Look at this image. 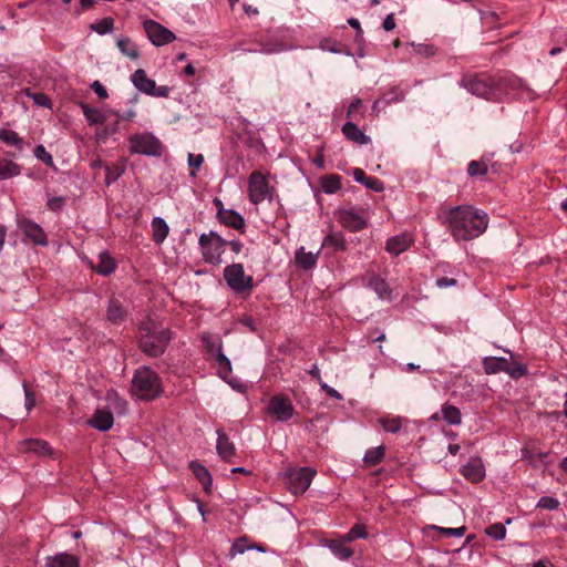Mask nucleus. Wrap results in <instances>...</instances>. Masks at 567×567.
Instances as JSON below:
<instances>
[{
  "label": "nucleus",
  "instance_id": "1",
  "mask_svg": "<svg viewBox=\"0 0 567 567\" xmlns=\"http://www.w3.org/2000/svg\"><path fill=\"white\" fill-rule=\"evenodd\" d=\"M446 224L455 240L468 241L486 230L488 216L470 205L455 206L447 210Z\"/></svg>",
  "mask_w": 567,
  "mask_h": 567
},
{
  "label": "nucleus",
  "instance_id": "2",
  "mask_svg": "<svg viewBox=\"0 0 567 567\" xmlns=\"http://www.w3.org/2000/svg\"><path fill=\"white\" fill-rule=\"evenodd\" d=\"M462 83L470 93L486 100H497L501 95V91L522 100H533L535 97L534 91L520 79L515 76L501 79L497 87H495L494 82L486 76L466 78Z\"/></svg>",
  "mask_w": 567,
  "mask_h": 567
},
{
  "label": "nucleus",
  "instance_id": "3",
  "mask_svg": "<svg viewBox=\"0 0 567 567\" xmlns=\"http://www.w3.org/2000/svg\"><path fill=\"white\" fill-rule=\"evenodd\" d=\"M140 331V347L144 353L151 357H158L164 353L171 340L168 329L147 319L141 323Z\"/></svg>",
  "mask_w": 567,
  "mask_h": 567
},
{
  "label": "nucleus",
  "instance_id": "4",
  "mask_svg": "<svg viewBox=\"0 0 567 567\" xmlns=\"http://www.w3.org/2000/svg\"><path fill=\"white\" fill-rule=\"evenodd\" d=\"M163 391L162 382L155 371L147 367L137 369L132 380V393L140 400L151 401Z\"/></svg>",
  "mask_w": 567,
  "mask_h": 567
},
{
  "label": "nucleus",
  "instance_id": "5",
  "mask_svg": "<svg viewBox=\"0 0 567 567\" xmlns=\"http://www.w3.org/2000/svg\"><path fill=\"white\" fill-rule=\"evenodd\" d=\"M202 256L205 262L217 266L223 262L221 255L227 246V240L221 238L216 231L210 230L199 236Z\"/></svg>",
  "mask_w": 567,
  "mask_h": 567
},
{
  "label": "nucleus",
  "instance_id": "6",
  "mask_svg": "<svg viewBox=\"0 0 567 567\" xmlns=\"http://www.w3.org/2000/svg\"><path fill=\"white\" fill-rule=\"evenodd\" d=\"M130 151L134 154L159 157L163 153L161 141L152 133H140L128 137Z\"/></svg>",
  "mask_w": 567,
  "mask_h": 567
},
{
  "label": "nucleus",
  "instance_id": "7",
  "mask_svg": "<svg viewBox=\"0 0 567 567\" xmlns=\"http://www.w3.org/2000/svg\"><path fill=\"white\" fill-rule=\"evenodd\" d=\"M224 278L228 287L237 293L250 291L254 280L251 276L245 275L241 264H233L224 269Z\"/></svg>",
  "mask_w": 567,
  "mask_h": 567
},
{
  "label": "nucleus",
  "instance_id": "8",
  "mask_svg": "<svg viewBox=\"0 0 567 567\" xmlns=\"http://www.w3.org/2000/svg\"><path fill=\"white\" fill-rule=\"evenodd\" d=\"M133 85L142 93L156 97H167L171 92V87L166 85L157 86L155 81L150 79L143 69L136 70L131 75Z\"/></svg>",
  "mask_w": 567,
  "mask_h": 567
},
{
  "label": "nucleus",
  "instance_id": "9",
  "mask_svg": "<svg viewBox=\"0 0 567 567\" xmlns=\"http://www.w3.org/2000/svg\"><path fill=\"white\" fill-rule=\"evenodd\" d=\"M316 471L311 467L291 468L287 472L288 489L295 494H303L310 486Z\"/></svg>",
  "mask_w": 567,
  "mask_h": 567
},
{
  "label": "nucleus",
  "instance_id": "10",
  "mask_svg": "<svg viewBox=\"0 0 567 567\" xmlns=\"http://www.w3.org/2000/svg\"><path fill=\"white\" fill-rule=\"evenodd\" d=\"M248 196L255 205L265 199H270L271 194L265 175L260 172H252L248 179Z\"/></svg>",
  "mask_w": 567,
  "mask_h": 567
},
{
  "label": "nucleus",
  "instance_id": "11",
  "mask_svg": "<svg viewBox=\"0 0 567 567\" xmlns=\"http://www.w3.org/2000/svg\"><path fill=\"white\" fill-rule=\"evenodd\" d=\"M143 27L147 38L156 47L168 44L176 39L171 30L152 19L145 20Z\"/></svg>",
  "mask_w": 567,
  "mask_h": 567
},
{
  "label": "nucleus",
  "instance_id": "12",
  "mask_svg": "<svg viewBox=\"0 0 567 567\" xmlns=\"http://www.w3.org/2000/svg\"><path fill=\"white\" fill-rule=\"evenodd\" d=\"M267 411L280 422L289 420L293 414V405L285 395H275L269 401Z\"/></svg>",
  "mask_w": 567,
  "mask_h": 567
},
{
  "label": "nucleus",
  "instance_id": "13",
  "mask_svg": "<svg viewBox=\"0 0 567 567\" xmlns=\"http://www.w3.org/2000/svg\"><path fill=\"white\" fill-rule=\"evenodd\" d=\"M338 221L342 227L355 233L368 226V216L364 212L360 214L352 209H344L339 212Z\"/></svg>",
  "mask_w": 567,
  "mask_h": 567
},
{
  "label": "nucleus",
  "instance_id": "14",
  "mask_svg": "<svg viewBox=\"0 0 567 567\" xmlns=\"http://www.w3.org/2000/svg\"><path fill=\"white\" fill-rule=\"evenodd\" d=\"M461 473L470 482L478 483L485 477V467L480 457H473L462 466Z\"/></svg>",
  "mask_w": 567,
  "mask_h": 567
},
{
  "label": "nucleus",
  "instance_id": "15",
  "mask_svg": "<svg viewBox=\"0 0 567 567\" xmlns=\"http://www.w3.org/2000/svg\"><path fill=\"white\" fill-rule=\"evenodd\" d=\"M412 244L413 237L408 233H403L389 238L385 245V250L391 255L398 256L408 250Z\"/></svg>",
  "mask_w": 567,
  "mask_h": 567
},
{
  "label": "nucleus",
  "instance_id": "16",
  "mask_svg": "<svg viewBox=\"0 0 567 567\" xmlns=\"http://www.w3.org/2000/svg\"><path fill=\"white\" fill-rule=\"evenodd\" d=\"M127 311L123 303L115 297L109 300L106 307V319L113 324H121L126 320Z\"/></svg>",
  "mask_w": 567,
  "mask_h": 567
},
{
  "label": "nucleus",
  "instance_id": "17",
  "mask_svg": "<svg viewBox=\"0 0 567 567\" xmlns=\"http://www.w3.org/2000/svg\"><path fill=\"white\" fill-rule=\"evenodd\" d=\"M113 423V414L107 409H97L89 420V424L92 427L102 432L109 431Z\"/></svg>",
  "mask_w": 567,
  "mask_h": 567
},
{
  "label": "nucleus",
  "instance_id": "18",
  "mask_svg": "<svg viewBox=\"0 0 567 567\" xmlns=\"http://www.w3.org/2000/svg\"><path fill=\"white\" fill-rule=\"evenodd\" d=\"M20 229L24 235L30 238L34 244L47 246L48 240L43 229L31 220H22L20 223Z\"/></svg>",
  "mask_w": 567,
  "mask_h": 567
},
{
  "label": "nucleus",
  "instance_id": "19",
  "mask_svg": "<svg viewBox=\"0 0 567 567\" xmlns=\"http://www.w3.org/2000/svg\"><path fill=\"white\" fill-rule=\"evenodd\" d=\"M216 450L218 455L226 462H230L231 457L236 454L235 445L221 430H217Z\"/></svg>",
  "mask_w": 567,
  "mask_h": 567
},
{
  "label": "nucleus",
  "instance_id": "20",
  "mask_svg": "<svg viewBox=\"0 0 567 567\" xmlns=\"http://www.w3.org/2000/svg\"><path fill=\"white\" fill-rule=\"evenodd\" d=\"M217 216L223 224L234 229L241 230L245 227L243 216L233 209L220 208Z\"/></svg>",
  "mask_w": 567,
  "mask_h": 567
},
{
  "label": "nucleus",
  "instance_id": "21",
  "mask_svg": "<svg viewBox=\"0 0 567 567\" xmlns=\"http://www.w3.org/2000/svg\"><path fill=\"white\" fill-rule=\"evenodd\" d=\"M44 567H80V560L72 554L60 553L48 557Z\"/></svg>",
  "mask_w": 567,
  "mask_h": 567
},
{
  "label": "nucleus",
  "instance_id": "22",
  "mask_svg": "<svg viewBox=\"0 0 567 567\" xmlns=\"http://www.w3.org/2000/svg\"><path fill=\"white\" fill-rule=\"evenodd\" d=\"M342 133L348 140L360 145H367L371 141V138L365 135L353 122L344 123L342 126Z\"/></svg>",
  "mask_w": 567,
  "mask_h": 567
},
{
  "label": "nucleus",
  "instance_id": "23",
  "mask_svg": "<svg viewBox=\"0 0 567 567\" xmlns=\"http://www.w3.org/2000/svg\"><path fill=\"white\" fill-rule=\"evenodd\" d=\"M344 543L346 542H342L341 538L338 540L332 539L327 542V547L339 560H349L353 555L352 549L344 546Z\"/></svg>",
  "mask_w": 567,
  "mask_h": 567
},
{
  "label": "nucleus",
  "instance_id": "24",
  "mask_svg": "<svg viewBox=\"0 0 567 567\" xmlns=\"http://www.w3.org/2000/svg\"><path fill=\"white\" fill-rule=\"evenodd\" d=\"M190 468H192V472L195 475V477L203 485L204 489L206 492H210L213 480H212V475L208 472V470L204 465H202L197 462H192Z\"/></svg>",
  "mask_w": 567,
  "mask_h": 567
},
{
  "label": "nucleus",
  "instance_id": "25",
  "mask_svg": "<svg viewBox=\"0 0 567 567\" xmlns=\"http://www.w3.org/2000/svg\"><path fill=\"white\" fill-rule=\"evenodd\" d=\"M153 240L156 244H162L166 239L169 227L162 217H154L152 220Z\"/></svg>",
  "mask_w": 567,
  "mask_h": 567
},
{
  "label": "nucleus",
  "instance_id": "26",
  "mask_svg": "<svg viewBox=\"0 0 567 567\" xmlns=\"http://www.w3.org/2000/svg\"><path fill=\"white\" fill-rule=\"evenodd\" d=\"M318 260V252L313 254L311 251H306L303 247L297 250L296 252V264L305 269L309 270L316 266Z\"/></svg>",
  "mask_w": 567,
  "mask_h": 567
},
{
  "label": "nucleus",
  "instance_id": "27",
  "mask_svg": "<svg viewBox=\"0 0 567 567\" xmlns=\"http://www.w3.org/2000/svg\"><path fill=\"white\" fill-rule=\"evenodd\" d=\"M116 45L123 55L132 60H137L140 58L138 49L130 38H118Z\"/></svg>",
  "mask_w": 567,
  "mask_h": 567
},
{
  "label": "nucleus",
  "instance_id": "28",
  "mask_svg": "<svg viewBox=\"0 0 567 567\" xmlns=\"http://www.w3.org/2000/svg\"><path fill=\"white\" fill-rule=\"evenodd\" d=\"M114 259L107 255L106 252H101L99 255V264L94 267L97 274L102 276H107L115 270Z\"/></svg>",
  "mask_w": 567,
  "mask_h": 567
},
{
  "label": "nucleus",
  "instance_id": "29",
  "mask_svg": "<svg viewBox=\"0 0 567 567\" xmlns=\"http://www.w3.org/2000/svg\"><path fill=\"white\" fill-rule=\"evenodd\" d=\"M369 287L373 289V291L381 298V299H390L391 290L389 288V285L383 280L382 278L378 276H372L369 279Z\"/></svg>",
  "mask_w": 567,
  "mask_h": 567
},
{
  "label": "nucleus",
  "instance_id": "30",
  "mask_svg": "<svg viewBox=\"0 0 567 567\" xmlns=\"http://www.w3.org/2000/svg\"><path fill=\"white\" fill-rule=\"evenodd\" d=\"M23 450L45 455L50 452V446L45 441L39 439H29L22 442Z\"/></svg>",
  "mask_w": 567,
  "mask_h": 567
},
{
  "label": "nucleus",
  "instance_id": "31",
  "mask_svg": "<svg viewBox=\"0 0 567 567\" xmlns=\"http://www.w3.org/2000/svg\"><path fill=\"white\" fill-rule=\"evenodd\" d=\"M483 367L487 374H494L507 370V360L503 358H485Z\"/></svg>",
  "mask_w": 567,
  "mask_h": 567
},
{
  "label": "nucleus",
  "instance_id": "32",
  "mask_svg": "<svg viewBox=\"0 0 567 567\" xmlns=\"http://www.w3.org/2000/svg\"><path fill=\"white\" fill-rule=\"evenodd\" d=\"M443 419L451 425H458L462 422V414L458 408L444 404L442 406Z\"/></svg>",
  "mask_w": 567,
  "mask_h": 567
},
{
  "label": "nucleus",
  "instance_id": "33",
  "mask_svg": "<svg viewBox=\"0 0 567 567\" xmlns=\"http://www.w3.org/2000/svg\"><path fill=\"white\" fill-rule=\"evenodd\" d=\"M21 169L16 163L0 158V179H7L13 176H18Z\"/></svg>",
  "mask_w": 567,
  "mask_h": 567
},
{
  "label": "nucleus",
  "instance_id": "34",
  "mask_svg": "<svg viewBox=\"0 0 567 567\" xmlns=\"http://www.w3.org/2000/svg\"><path fill=\"white\" fill-rule=\"evenodd\" d=\"M80 107L82 109L85 118L91 124H102L105 121V116L100 110L92 109L85 103H81Z\"/></svg>",
  "mask_w": 567,
  "mask_h": 567
},
{
  "label": "nucleus",
  "instance_id": "35",
  "mask_svg": "<svg viewBox=\"0 0 567 567\" xmlns=\"http://www.w3.org/2000/svg\"><path fill=\"white\" fill-rule=\"evenodd\" d=\"M384 456V446L380 445L377 447H372L368 450L364 454L363 461L368 465H377L379 464Z\"/></svg>",
  "mask_w": 567,
  "mask_h": 567
},
{
  "label": "nucleus",
  "instance_id": "36",
  "mask_svg": "<svg viewBox=\"0 0 567 567\" xmlns=\"http://www.w3.org/2000/svg\"><path fill=\"white\" fill-rule=\"evenodd\" d=\"M323 245L324 246H331L336 250H346V248H347V241L344 239V236L342 234H340V233H331V234H329L324 238Z\"/></svg>",
  "mask_w": 567,
  "mask_h": 567
},
{
  "label": "nucleus",
  "instance_id": "37",
  "mask_svg": "<svg viewBox=\"0 0 567 567\" xmlns=\"http://www.w3.org/2000/svg\"><path fill=\"white\" fill-rule=\"evenodd\" d=\"M202 342L204 348L210 355H215L218 351L221 350L220 341L210 336L209 333H204L202 336Z\"/></svg>",
  "mask_w": 567,
  "mask_h": 567
},
{
  "label": "nucleus",
  "instance_id": "38",
  "mask_svg": "<svg viewBox=\"0 0 567 567\" xmlns=\"http://www.w3.org/2000/svg\"><path fill=\"white\" fill-rule=\"evenodd\" d=\"M0 140L8 145L16 146L18 148L22 147V140L13 131L0 130Z\"/></svg>",
  "mask_w": 567,
  "mask_h": 567
},
{
  "label": "nucleus",
  "instance_id": "39",
  "mask_svg": "<svg viewBox=\"0 0 567 567\" xmlns=\"http://www.w3.org/2000/svg\"><path fill=\"white\" fill-rule=\"evenodd\" d=\"M368 534L363 525H354L341 539L342 542L350 543L358 538H367Z\"/></svg>",
  "mask_w": 567,
  "mask_h": 567
},
{
  "label": "nucleus",
  "instance_id": "40",
  "mask_svg": "<svg viewBox=\"0 0 567 567\" xmlns=\"http://www.w3.org/2000/svg\"><path fill=\"white\" fill-rule=\"evenodd\" d=\"M341 187L340 177L337 175H331L326 177L322 181L323 192L327 194H333L339 190Z\"/></svg>",
  "mask_w": 567,
  "mask_h": 567
},
{
  "label": "nucleus",
  "instance_id": "41",
  "mask_svg": "<svg viewBox=\"0 0 567 567\" xmlns=\"http://www.w3.org/2000/svg\"><path fill=\"white\" fill-rule=\"evenodd\" d=\"M380 423H381L383 430L386 432H390V433H396L402 427V419L399 416L392 417V419H388V417L381 419Z\"/></svg>",
  "mask_w": 567,
  "mask_h": 567
},
{
  "label": "nucleus",
  "instance_id": "42",
  "mask_svg": "<svg viewBox=\"0 0 567 567\" xmlns=\"http://www.w3.org/2000/svg\"><path fill=\"white\" fill-rule=\"evenodd\" d=\"M246 542V538L245 537H241V538H238L230 547L229 549V553H228V557L229 559H233L235 558L237 555H241L244 554L246 550L248 549H254L252 546H248L245 544Z\"/></svg>",
  "mask_w": 567,
  "mask_h": 567
},
{
  "label": "nucleus",
  "instance_id": "43",
  "mask_svg": "<svg viewBox=\"0 0 567 567\" xmlns=\"http://www.w3.org/2000/svg\"><path fill=\"white\" fill-rule=\"evenodd\" d=\"M486 534L496 540H502L506 536V528L502 523H495L486 528Z\"/></svg>",
  "mask_w": 567,
  "mask_h": 567
},
{
  "label": "nucleus",
  "instance_id": "44",
  "mask_svg": "<svg viewBox=\"0 0 567 567\" xmlns=\"http://www.w3.org/2000/svg\"><path fill=\"white\" fill-rule=\"evenodd\" d=\"M114 20L110 17L102 19L96 24L92 25V29L99 34H106L113 31Z\"/></svg>",
  "mask_w": 567,
  "mask_h": 567
},
{
  "label": "nucleus",
  "instance_id": "45",
  "mask_svg": "<svg viewBox=\"0 0 567 567\" xmlns=\"http://www.w3.org/2000/svg\"><path fill=\"white\" fill-rule=\"evenodd\" d=\"M25 95L33 100V102L41 107H50L51 102L47 94L44 93H32L30 89L24 90Z\"/></svg>",
  "mask_w": 567,
  "mask_h": 567
},
{
  "label": "nucleus",
  "instance_id": "46",
  "mask_svg": "<svg viewBox=\"0 0 567 567\" xmlns=\"http://www.w3.org/2000/svg\"><path fill=\"white\" fill-rule=\"evenodd\" d=\"M187 161H188L189 167L192 168L189 175L192 177H195L197 171L200 168V166L204 163V156L202 154H196L195 155L193 153H189Z\"/></svg>",
  "mask_w": 567,
  "mask_h": 567
},
{
  "label": "nucleus",
  "instance_id": "47",
  "mask_svg": "<svg viewBox=\"0 0 567 567\" xmlns=\"http://www.w3.org/2000/svg\"><path fill=\"white\" fill-rule=\"evenodd\" d=\"M404 96L405 94L403 91L399 89H392L383 95L382 101L384 104L398 103L403 101Z\"/></svg>",
  "mask_w": 567,
  "mask_h": 567
},
{
  "label": "nucleus",
  "instance_id": "48",
  "mask_svg": "<svg viewBox=\"0 0 567 567\" xmlns=\"http://www.w3.org/2000/svg\"><path fill=\"white\" fill-rule=\"evenodd\" d=\"M215 359L218 363L219 372L224 375L230 373L231 365L229 359L223 353V351H218L215 355Z\"/></svg>",
  "mask_w": 567,
  "mask_h": 567
},
{
  "label": "nucleus",
  "instance_id": "49",
  "mask_svg": "<svg viewBox=\"0 0 567 567\" xmlns=\"http://www.w3.org/2000/svg\"><path fill=\"white\" fill-rule=\"evenodd\" d=\"M284 44L280 43H261L258 50H248V52H259L264 54H274L284 51Z\"/></svg>",
  "mask_w": 567,
  "mask_h": 567
},
{
  "label": "nucleus",
  "instance_id": "50",
  "mask_svg": "<svg viewBox=\"0 0 567 567\" xmlns=\"http://www.w3.org/2000/svg\"><path fill=\"white\" fill-rule=\"evenodd\" d=\"M560 503L557 498L551 496H543L537 503L538 508L555 511L559 507Z\"/></svg>",
  "mask_w": 567,
  "mask_h": 567
},
{
  "label": "nucleus",
  "instance_id": "51",
  "mask_svg": "<svg viewBox=\"0 0 567 567\" xmlns=\"http://www.w3.org/2000/svg\"><path fill=\"white\" fill-rule=\"evenodd\" d=\"M467 173L470 176H482L487 173V166L483 162L472 161L468 164Z\"/></svg>",
  "mask_w": 567,
  "mask_h": 567
},
{
  "label": "nucleus",
  "instance_id": "52",
  "mask_svg": "<svg viewBox=\"0 0 567 567\" xmlns=\"http://www.w3.org/2000/svg\"><path fill=\"white\" fill-rule=\"evenodd\" d=\"M34 155L38 159L44 162L48 165L53 164V158L50 153H48L43 145H38L34 150Z\"/></svg>",
  "mask_w": 567,
  "mask_h": 567
},
{
  "label": "nucleus",
  "instance_id": "53",
  "mask_svg": "<svg viewBox=\"0 0 567 567\" xmlns=\"http://www.w3.org/2000/svg\"><path fill=\"white\" fill-rule=\"evenodd\" d=\"M441 534L447 537H462L466 528L464 526L457 528L435 527Z\"/></svg>",
  "mask_w": 567,
  "mask_h": 567
},
{
  "label": "nucleus",
  "instance_id": "54",
  "mask_svg": "<svg viewBox=\"0 0 567 567\" xmlns=\"http://www.w3.org/2000/svg\"><path fill=\"white\" fill-rule=\"evenodd\" d=\"M364 185L369 189L378 192V193H380V192H382L384 189L383 182H381L379 178L373 177V176L368 177V179H367Z\"/></svg>",
  "mask_w": 567,
  "mask_h": 567
},
{
  "label": "nucleus",
  "instance_id": "55",
  "mask_svg": "<svg viewBox=\"0 0 567 567\" xmlns=\"http://www.w3.org/2000/svg\"><path fill=\"white\" fill-rule=\"evenodd\" d=\"M94 93L102 100H105L109 97V93L104 85L100 81H94L91 85Z\"/></svg>",
  "mask_w": 567,
  "mask_h": 567
},
{
  "label": "nucleus",
  "instance_id": "56",
  "mask_svg": "<svg viewBox=\"0 0 567 567\" xmlns=\"http://www.w3.org/2000/svg\"><path fill=\"white\" fill-rule=\"evenodd\" d=\"M24 396H25V409L27 411H31V409L35 405V396L33 392H31L27 383H23Z\"/></svg>",
  "mask_w": 567,
  "mask_h": 567
},
{
  "label": "nucleus",
  "instance_id": "57",
  "mask_svg": "<svg viewBox=\"0 0 567 567\" xmlns=\"http://www.w3.org/2000/svg\"><path fill=\"white\" fill-rule=\"evenodd\" d=\"M321 389L331 398L342 400V395L333 388L329 386L326 382L320 381Z\"/></svg>",
  "mask_w": 567,
  "mask_h": 567
},
{
  "label": "nucleus",
  "instance_id": "58",
  "mask_svg": "<svg viewBox=\"0 0 567 567\" xmlns=\"http://www.w3.org/2000/svg\"><path fill=\"white\" fill-rule=\"evenodd\" d=\"M505 372H507L513 378H519L526 373V368L524 365H517L515 368H509V365L507 364V370H505Z\"/></svg>",
  "mask_w": 567,
  "mask_h": 567
},
{
  "label": "nucleus",
  "instance_id": "59",
  "mask_svg": "<svg viewBox=\"0 0 567 567\" xmlns=\"http://www.w3.org/2000/svg\"><path fill=\"white\" fill-rule=\"evenodd\" d=\"M455 285L456 280L454 278L442 277L436 279V286L441 289L453 287Z\"/></svg>",
  "mask_w": 567,
  "mask_h": 567
},
{
  "label": "nucleus",
  "instance_id": "60",
  "mask_svg": "<svg viewBox=\"0 0 567 567\" xmlns=\"http://www.w3.org/2000/svg\"><path fill=\"white\" fill-rule=\"evenodd\" d=\"M382 25L385 31L393 30L395 28L394 14L393 13L388 14L385 17Z\"/></svg>",
  "mask_w": 567,
  "mask_h": 567
},
{
  "label": "nucleus",
  "instance_id": "61",
  "mask_svg": "<svg viewBox=\"0 0 567 567\" xmlns=\"http://www.w3.org/2000/svg\"><path fill=\"white\" fill-rule=\"evenodd\" d=\"M352 175H353L354 181L358 183L365 184V182L368 179V176L365 175L364 171L361 168H354Z\"/></svg>",
  "mask_w": 567,
  "mask_h": 567
},
{
  "label": "nucleus",
  "instance_id": "62",
  "mask_svg": "<svg viewBox=\"0 0 567 567\" xmlns=\"http://www.w3.org/2000/svg\"><path fill=\"white\" fill-rule=\"evenodd\" d=\"M63 198L61 197H52L48 200V206L52 210H56L62 206Z\"/></svg>",
  "mask_w": 567,
  "mask_h": 567
},
{
  "label": "nucleus",
  "instance_id": "63",
  "mask_svg": "<svg viewBox=\"0 0 567 567\" xmlns=\"http://www.w3.org/2000/svg\"><path fill=\"white\" fill-rule=\"evenodd\" d=\"M123 173V169L112 173L111 168L106 167V184H111L113 181H115L121 174Z\"/></svg>",
  "mask_w": 567,
  "mask_h": 567
},
{
  "label": "nucleus",
  "instance_id": "64",
  "mask_svg": "<svg viewBox=\"0 0 567 567\" xmlns=\"http://www.w3.org/2000/svg\"><path fill=\"white\" fill-rule=\"evenodd\" d=\"M227 246H229L235 254H239L243 249V244L239 240H227Z\"/></svg>",
  "mask_w": 567,
  "mask_h": 567
}]
</instances>
